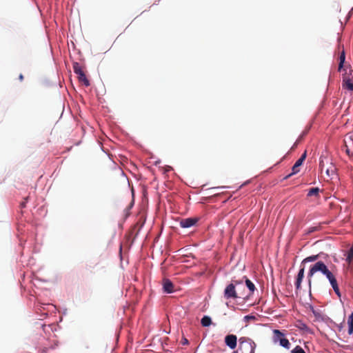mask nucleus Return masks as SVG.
Returning <instances> with one entry per match:
<instances>
[{"label":"nucleus","instance_id":"f257e3e1","mask_svg":"<svg viewBox=\"0 0 353 353\" xmlns=\"http://www.w3.org/2000/svg\"><path fill=\"white\" fill-rule=\"evenodd\" d=\"M239 351L241 353H254L255 343L250 338L242 336L239 339Z\"/></svg>","mask_w":353,"mask_h":353},{"label":"nucleus","instance_id":"f03ea898","mask_svg":"<svg viewBox=\"0 0 353 353\" xmlns=\"http://www.w3.org/2000/svg\"><path fill=\"white\" fill-rule=\"evenodd\" d=\"M328 266L322 261H316L310 267L307 274L308 283L311 285V278L318 272H321L323 275L328 270Z\"/></svg>","mask_w":353,"mask_h":353},{"label":"nucleus","instance_id":"7ed1b4c3","mask_svg":"<svg viewBox=\"0 0 353 353\" xmlns=\"http://www.w3.org/2000/svg\"><path fill=\"white\" fill-rule=\"evenodd\" d=\"M233 283L235 288L237 290V294L239 299H248L249 298V294L245 290V286L243 283V280H234L232 279Z\"/></svg>","mask_w":353,"mask_h":353},{"label":"nucleus","instance_id":"20e7f679","mask_svg":"<svg viewBox=\"0 0 353 353\" xmlns=\"http://www.w3.org/2000/svg\"><path fill=\"white\" fill-rule=\"evenodd\" d=\"M274 342H279L280 345L282 347L289 349L290 343L288 339L284 337V334L279 330H274Z\"/></svg>","mask_w":353,"mask_h":353},{"label":"nucleus","instance_id":"39448f33","mask_svg":"<svg viewBox=\"0 0 353 353\" xmlns=\"http://www.w3.org/2000/svg\"><path fill=\"white\" fill-rule=\"evenodd\" d=\"M73 70L74 73L78 75V79L82 82L86 87L90 85V81L87 79L81 66L77 62L73 63Z\"/></svg>","mask_w":353,"mask_h":353},{"label":"nucleus","instance_id":"423d86ee","mask_svg":"<svg viewBox=\"0 0 353 353\" xmlns=\"http://www.w3.org/2000/svg\"><path fill=\"white\" fill-rule=\"evenodd\" d=\"M224 297L226 299H239L237 294V290L235 288L232 281L225 288Z\"/></svg>","mask_w":353,"mask_h":353},{"label":"nucleus","instance_id":"0eeeda50","mask_svg":"<svg viewBox=\"0 0 353 353\" xmlns=\"http://www.w3.org/2000/svg\"><path fill=\"white\" fill-rule=\"evenodd\" d=\"M307 156L306 151L303 152V154L301 155V157L296 161L294 165H293L292 168V172L287 175L285 179H288L292 175L298 173L299 172V167L303 164V161H305Z\"/></svg>","mask_w":353,"mask_h":353},{"label":"nucleus","instance_id":"6e6552de","mask_svg":"<svg viewBox=\"0 0 353 353\" xmlns=\"http://www.w3.org/2000/svg\"><path fill=\"white\" fill-rule=\"evenodd\" d=\"M225 343L230 349L234 350L237 345V337L234 334H228L225 337Z\"/></svg>","mask_w":353,"mask_h":353},{"label":"nucleus","instance_id":"1a4fd4ad","mask_svg":"<svg viewBox=\"0 0 353 353\" xmlns=\"http://www.w3.org/2000/svg\"><path fill=\"white\" fill-rule=\"evenodd\" d=\"M198 220L199 219L197 218H186L181 219L180 221V226L183 228H190L194 225L197 223Z\"/></svg>","mask_w":353,"mask_h":353},{"label":"nucleus","instance_id":"9d476101","mask_svg":"<svg viewBox=\"0 0 353 353\" xmlns=\"http://www.w3.org/2000/svg\"><path fill=\"white\" fill-rule=\"evenodd\" d=\"M174 286L172 282L168 279H163V289L166 293H172L174 291Z\"/></svg>","mask_w":353,"mask_h":353},{"label":"nucleus","instance_id":"9b49d317","mask_svg":"<svg viewBox=\"0 0 353 353\" xmlns=\"http://www.w3.org/2000/svg\"><path fill=\"white\" fill-rule=\"evenodd\" d=\"M304 271H305V268H304V266H302L299 271V273L297 274L296 279L295 281V286H296V290H299L301 289V282L304 277Z\"/></svg>","mask_w":353,"mask_h":353},{"label":"nucleus","instance_id":"f8f14e48","mask_svg":"<svg viewBox=\"0 0 353 353\" xmlns=\"http://www.w3.org/2000/svg\"><path fill=\"white\" fill-rule=\"evenodd\" d=\"M245 282V286L248 288V290L247 291L248 294H249V297L253 294V292L255 290V285L247 277H244Z\"/></svg>","mask_w":353,"mask_h":353},{"label":"nucleus","instance_id":"ddd939ff","mask_svg":"<svg viewBox=\"0 0 353 353\" xmlns=\"http://www.w3.org/2000/svg\"><path fill=\"white\" fill-rule=\"evenodd\" d=\"M343 88L350 91H353V81L347 77H343Z\"/></svg>","mask_w":353,"mask_h":353},{"label":"nucleus","instance_id":"4468645a","mask_svg":"<svg viewBox=\"0 0 353 353\" xmlns=\"http://www.w3.org/2000/svg\"><path fill=\"white\" fill-rule=\"evenodd\" d=\"M336 170V167L332 163V162L330 161V162L329 163V166H327L325 170V174H327V176L328 177L332 178L335 174Z\"/></svg>","mask_w":353,"mask_h":353},{"label":"nucleus","instance_id":"2eb2a0df","mask_svg":"<svg viewBox=\"0 0 353 353\" xmlns=\"http://www.w3.org/2000/svg\"><path fill=\"white\" fill-rule=\"evenodd\" d=\"M330 161L331 160L326 157L321 156L320 157L319 168L321 171H323V170H325V168L327 167L325 165H328Z\"/></svg>","mask_w":353,"mask_h":353},{"label":"nucleus","instance_id":"dca6fc26","mask_svg":"<svg viewBox=\"0 0 353 353\" xmlns=\"http://www.w3.org/2000/svg\"><path fill=\"white\" fill-rule=\"evenodd\" d=\"M330 285H332L334 292L336 293V294L339 297H340L341 296V292H340V290H339V285H338L336 277H334L332 279H331L330 281Z\"/></svg>","mask_w":353,"mask_h":353},{"label":"nucleus","instance_id":"f3484780","mask_svg":"<svg viewBox=\"0 0 353 353\" xmlns=\"http://www.w3.org/2000/svg\"><path fill=\"white\" fill-rule=\"evenodd\" d=\"M336 270V267L332 265L330 267V269H328L327 272L324 274L326 278L329 280V281L335 277L334 270Z\"/></svg>","mask_w":353,"mask_h":353},{"label":"nucleus","instance_id":"a211bd4d","mask_svg":"<svg viewBox=\"0 0 353 353\" xmlns=\"http://www.w3.org/2000/svg\"><path fill=\"white\" fill-rule=\"evenodd\" d=\"M336 270V267L332 265L330 267V269H328L327 272L324 274L326 278L329 280V281L335 277L334 270Z\"/></svg>","mask_w":353,"mask_h":353},{"label":"nucleus","instance_id":"6ab92c4d","mask_svg":"<svg viewBox=\"0 0 353 353\" xmlns=\"http://www.w3.org/2000/svg\"><path fill=\"white\" fill-rule=\"evenodd\" d=\"M320 258V254L312 255L304 259L301 262V265L307 262H313L317 261Z\"/></svg>","mask_w":353,"mask_h":353},{"label":"nucleus","instance_id":"aec40b11","mask_svg":"<svg viewBox=\"0 0 353 353\" xmlns=\"http://www.w3.org/2000/svg\"><path fill=\"white\" fill-rule=\"evenodd\" d=\"M339 68H338V70L339 71H341V69L343 68V64L345 63V51L344 50H343L341 52H340V55H339Z\"/></svg>","mask_w":353,"mask_h":353},{"label":"nucleus","instance_id":"412c9836","mask_svg":"<svg viewBox=\"0 0 353 353\" xmlns=\"http://www.w3.org/2000/svg\"><path fill=\"white\" fill-rule=\"evenodd\" d=\"M347 324H348V334L350 335H351L353 333V312L351 313V314L348 316Z\"/></svg>","mask_w":353,"mask_h":353},{"label":"nucleus","instance_id":"4be33fe9","mask_svg":"<svg viewBox=\"0 0 353 353\" xmlns=\"http://www.w3.org/2000/svg\"><path fill=\"white\" fill-rule=\"evenodd\" d=\"M201 323L203 327L210 326L212 323L211 318L208 316H204L201 321Z\"/></svg>","mask_w":353,"mask_h":353},{"label":"nucleus","instance_id":"5701e85b","mask_svg":"<svg viewBox=\"0 0 353 353\" xmlns=\"http://www.w3.org/2000/svg\"><path fill=\"white\" fill-rule=\"evenodd\" d=\"M319 191H320V190L319 188H312L310 189V190L308 191L307 196H319Z\"/></svg>","mask_w":353,"mask_h":353},{"label":"nucleus","instance_id":"b1692460","mask_svg":"<svg viewBox=\"0 0 353 353\" xmlns=\"http://www.w3.org/2000/svg\"><path fill=\"white\" fill-rule=\"evenodd\" d=\"M353 259V246L348 250L346 261L350 263Z\"/></svg>","mask_w":353,"mask_h":353},{"label":"nucleus","instance_id":"393cba45","mask_svg":"<svg viewBox=\"0 0 353 353\" xmlns=\"http://www.w3.org/2000/svg\"><path fill=\"white\" fill-rule=\"evenodd\" d=\"M291 353H305L304 350L299 345H296L292 351Z\"/></svg>","mask_w":353,"mask_h":353},{"label":"nucleus","instance_id":"a878e982","mask_svg":"<svg viewBox=\"0 0 353 353\" xmlns=\"http://www.w3.org/2000/svg\"><path fill=\"white\" fill-rule=\"evenodd\" d=\"M28 200V197H26V198H25V201L20 203V207L21 208H23L26 207V204Z\"/></svg>","mask_w":353,"mask_h":353},{"label":"nucleus","instance_id":"bb28decb","mask_svg":"<svg viewBox=\"0 0 353 353\" xmlns=\"http://www.w3.org/2000/svg\"><path fill=\"white\" fill-rule=\"evenodd\" d=\"M345 152L349 157H352L353 155V152L350 151V150L345 145Z\"/></svg>","mask_w":353,"mask_h":353},{"label":"nucleus","instance_id":"cd10ccee","mask_svg":"<svg viewBox=\"0 0 353 353\" xmlns=\"http://www.w3.org/2000/svg\"><path fill=\"white\" fill-rule=\"evenodd\" d=\"M301 139H302V137H299V138L297 139V141L294 143V145H293V146L292 147V150H293L294 148H295L297 146V145H298V143H299V141L301 140Z\"/></svg>","mask_w":353,"mask_h":353},{"label":"nucleus","instance_id":"c85d7f7f","mask_svg":"<svg viewBox=\"0 0 353 353\" xmlns=\"http://www.w3.org/2000/svg\"><path fill=\"white\" fill-rule=\"evenodd\" d=\"M181 343H182V344H183V345H186V344H188V339H182V341H181Z\"/></svg>","mask_w":353,"mask_h":353},{"label":"nucleus","instance_id":"c756f323","mask_svg":"<svg viewBox=\"0 0 353 353\" xmlns=\"http://www.w3.org/2000/svg\"><path fill=\"white\" fill-rule=\"evenodd\" d=\"M23 75L22 74H20L19 76V79L20 81H22L23 80Z\"/></svg>","mask_w":353,"mask_h":353},{"label":"nucleus","instance_id":"7c9ffc66","mask_svg":"<svg viewBox=\"0 0 353 353\" xmlns=\"http://www.w3.org/2000/svg\"><path fill=\"white\" fill-rule=\"evenodd\" d=\"M318 230V228H317V227H314V228H311V229L309 230V232H312L316 231V230Z\"/></svg>","mask_w":353,"mask_h":353},{"label":"nucleus","instance_id":"2f4dec72","mask_svg":"<svg viewBox=\"0 0 353 353\" xmlns=\"http://www.w3.org/2000/svg\"><path fill=\"white\" fill-rule=\"evenodd\" d=\"M301 327V329H303V330H305V329H307V325H306L305 324H304V323H302V324H301V327Z\"/></svg>","mask_w":353,"mask_h":353},{"label":"nucleus","instance_id":"473e14b6","mask_svg":"<svg viewBox=\"0 0 353 353\" xmlns=\"http://www.w3.org/2000/svg\"><path fill=\"white\" fill-rule=\"evenodd\" d=\"M47 352V349L44 348L42 350V353H46Z\"/></svg>","mask_w":353,"mask_h":353},{"label":"nucleus","instance_id":"72a5a7b5","mask_svg":"<svg viewBox=\"0 0 353 353\" xmlns=\"http://www.w3.org/2000/svg\"><path fill=\"white\" fill-rule=\"evenodd\" d=\"M232 353H239V350H236V351H234V352H232Z\"/></svg>","mask_w":353,"mask_h":353}]
</instances>
